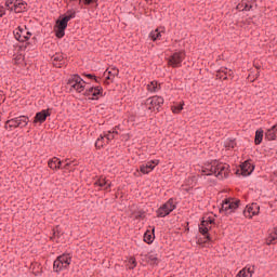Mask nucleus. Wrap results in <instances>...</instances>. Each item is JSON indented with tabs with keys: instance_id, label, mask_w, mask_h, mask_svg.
I'll return each mask as SVG.
<instances>
[{
	"instance_id": "nucleus-1",
	"label": "nucleus",
	"mask_w": 277,
	"mask_h": 277,
	"mask_svg": "<svg viewBox=\"0 0 277 277\" xmlns=\"http://www.w3.org/2000/svg\"><path fill=\"white\" fill-rule=\"evenodd\" d=\"M229 168L230 166L214 160L203 167L202 174L206 176L214 174L217 179H228V174H230Z\"/></svg>"
},
{
	"instance_id": "nucleus-2",
	"label": "nucleus",
	"mask_w": 277,
	"mask_h": 277,
	"mask_svg": "<svg viewBox=\"0 0 277 277\" xmlns=\"http://www.w3.org/2000/svg\"><path fill=\"white\" fill-rule=\"evenodd\" d=\"M75 16H77V12L68 10L62 19L56 21V25L54 26L56 38H64V36H66V27H68V22L71 18H75Z\"/></svg>"
},
{
	"instance_id": "nucleus-3",
	"label": "nucleus",
	"mask_w": 277,
	"mask_h": 277,
	"mask_svg": "<svg viewBox=\"0 0 277 277\" xmlns=\"http://www.w3.org/2000/svg\"><path fill=\"white\" fill-rule=\"evenodd\" d=\"M67 85L69 87V90L71 92L72 90H75L76 92L81 94V92L85 91V85H88V82L83 80L81 76L72 75L67 81Z\"/></svg>"
},
{
	"instance_id": "nucleus-4",
	"label": "nucleus",
	"mask_w": 277,
	"mask_h": 277,
	"mask_svg": "<svg viewBox=\"0 0 277 277\" xmlns=\"http://www.w3.org/2000/svg\"><path fill=\"white\" fill-rule=\"evenodd\" d=\"M70 263H72V259L70 258V255H60L53 263V269L56 274H60V272H63V269H68Z\"/></svg>"
},
{
	"instance_id": "nucleus-5",
	"label": "nucleus",
	"mask_w": 277,
	"mask_h": 277,
	"mask_svg": "<svg viewBox=\"0 0 277 277\" xmlns=\"http://www.w3.org/2000/svg\"><path fill=\"white\" fill-rule=\"evenodd\" d=\"M215 224V219H212L211 216L203 219L201 221V224L199 225V233L201 235L206 236V240L203 241V243H207L211 240V236L209 235V230H211V225Z\"/></svg>"
},
{
	"instance_id": "nucleus-6",
	"label": "nucleus",
	"mask_w": 277,
	"mask_h": 277,
	"mask_svg": "<svg viewBox=\"0 0 277 277\" xmlns=\"http://www.w3.org/2000/svg\"><path fill=\"white\" fill-rule=\"evenodd\" d=\"M176 209V205L174 203V198H170L166 203H163L157 211V217H166L170 215L172 211Z\"/></svg>"
},
{
	"instance_id": "nucleus-7",
	"label": "nucleus",
	"mask_w": 277,
	"mask_h": 277,
	"mask_svg": "<svg viewBox=\"0 0 277 277\" xmlns=\"http://www.w3.org/2000/svg\"><path fill=\"white\" fill-rule=\"evenodd\" d=\"M163 105V97L161 96H151L145 101V107L149 111H155L156 109L159 110V107Z\"/></svg>"
},
{
	"instance_id": "nucleus-8",
	"label": "nucleus",
	"mask_w": 277,
	"mask_h": 277,
	"mask_svg": "<svg viewBox=\"0 0 277 277\" xmlns=\"http://www.w3.org/2000/svg\"><path fill=\"white\" fill-rule=\"evenodd\" d=\"M183 60H185V53L183 51L175 52L169 58V66L179 68L183 64Z\"/></svg>"
},
{
	"instance_id": "nucleus-9",
	"label": "nucleus",
	"mask_w": 277,
	"mask_h": 277,
	"mask_svg": "<svg viewBox=\"0 0 277 277\" xmlns=\"http://www.w3.org/2000/svg\"><path fill=\"white\" fill-rule=\"evenodd\" d=\"M84 96H88L91 101H98L100 96H103V87H91L85 89Z\"/></svg>"
},
{
	"instance_id": "nucleus-10",
	"label": "nucleus",
	"mask_w": 277,
	"mask_h": 277,
	"mask_svg": "<svg viewBox=\"0 0 277 277\" xmlns=\"http://www.w3.org/2000/svg\"><path fill=\"white\" fill-rule=\"evenodd\" d=\"M238 208H239V200H233V199L228 198L223 201L222 207L220 209V213H222L223 211L233 212V211H235V209H238Z\"/></svg>"
},
{
	"instance_id": "nucleus-11",
	"label": "nucleus",
	"mask_w": 277,
	"mask_h": 277,
	"mask_svg": "<svg viewBox=\"0 0 277 277\" xmlns=\"http://www.w3.org/2000/svg\"><path fill=\"white\" fill-rule=\"evenodd\" d=\"M48 166L51 170H62V168L63 170H68L70 168V162H67L62 167V160L57 157H53L48 161Z\"/></svg>"
},
{
	"instance_id": "nucleus-12",
	"label": "nucleus",
	"mask_w": 277,
	"mask_h": 277,
	"mask_svg": "<svg viewBox=\"0 0 277 277\" xmlns=\"http://www.w3.org/2000/svg\"><path fill=\"white\" fill-rule=\"evenodd\" d=\"M15 39L18 42H27V40H29V38H31V32L23 29L22 27H18L17 29H15L13 31Z\"/></svg>"
},
{
	"instance_id": "nucleus-13",
	"label": "nucleus",
	"mask_w": 277,
	"mask_h": 277,
	"mask_svg": "<svg viewBox=\"0 0 277 277\" xmlns=\"http://www.w3.org/2000/svg\"><path fill=\"white\" fill-rule=\"evenodd\" d=\"M155 166H159V160H151L145 164H142L140 167V172H142V174H150V172L155 170Z\"/></svg>"
},
{
	"instance_id": "nucleus-14",
	"label": "nucleus",
	"mask_w": 277,
	"mask_h": 277,
	"mask_svg": "<svg viewBox=\"0 0 277 277\" xmlns=\"http://www.w3.org/2000/svg\"><path fill=\"white\" fill-rule=\"evenodd\" d=\"M49 116H51V111L49 109H43L36 114L34 123L38 124V122H40V124H42V122H47V118H49Z\"/></svg>"
},
{
	"instance_id": "nucleus-15",
	"label": "nucleus",
	"mask_w": 277,
	"mask_h": 277,
	"mask_svg": "<svg viewBox=\"0 0 277 277\" xmlns=\"http://www.w3.org/2000/svg\"><path fill=\"white\" fill-rule=\"evenodd\" d=\"M242 176H250L254 172V164L250 163V160L245 161L241 166Z\"/></svg>"
},
{
	"instance_id": "nucleus-16",
	"label": "nucleus",
	"mask_w": 277,
	"mask_h": 277,
	"mask_svg": "<svg viewBox=\"0 0 277 277\" xmlns=\"http://www.w3.org/2000/svg\"><path fill=\"white\" fill-rule=\"evenodd\" d=\"M259 211H261V207L258 206V203H252L251 206L247 207L245 215L252 219L253 215H259Z\"/></svg>"
},
{
	"instance_id": "nucleus-17",
	"label": "nucleus",
	"mask_w": 277,
	"mask_h": 277,
	"mask_svg": "<svg viewBox=\"0 0 277 277\" xmlns=\"http://www.w3.org/2000/svg\"><path fill=\"white\" fill-rule=\"evenodd\" d=\"M13 11L15 14H22V12H27V2L15 0L13 4Z\"/></svg>"
},
{
	"instance_id": "nucleus-18",
	"label": "nucleus",
	"mask_w": 277,
	"mask_h": 277,
	"mask_svg": "<svg viewBox=\"0 0 277 277\" xmlns=\"http://www.w3.org/2000/svg\"><path fill=\"white\" fill-rule=\"evenodd\" d=\"M228 77H233V70L222 67L216 71V79H223V81H226Z\"/></svg>"
},
{
	"instance_id": "nucleus-19",
	"label": "nucleus",
	"mask_w": 277,
	"mask_h": 277,
	"mask_svg": "<svg viewBox=\"0 0 277 277\" xmlns=\"http://www.w3.org/2000/svg\"><path fill=\"white\" fill-rule=\"evenodd\" d=\"M120 75V69L118 67H111L110 70H108V76L106 77V80L104 83L109 85V81L114 82V79Z\"/></svg>"
},
{
	"instance_id": "nucleus-20",
	"label": "nucleus",
	"mask_w": 277,
	"mask_h": 277,
	"mask_svg": "<svg viewBox=\"0 0 277 277\" xmlns=\"http://www.w3.org/2000/svg\"><path fill=\"white\" fill-rule=\"evenodd\" d=\"M52 62L56 68H62L64 66L65 61H64V54L62 53H56L52 56Z\"/></svg>"
},
{
	"instance_id": "nucleus-21",
	"label": "nucleus",
	"mask_w": 277,
	"mask_h": 277,
	"mask_svg": "<svg viewBox=\"0 0 277 277\" xmlns=\"http://www.w3.org/2000/svg\"><path fill=\"white\" fill-rule=\"evenodd\" d=\"M18 120L17 118H12L5 121L4 129L5 131H13V129H18Z\"/></svg>"
},
{
	"instance_id": "nucleus-22",
	"label": "nucleus",
	"mask_w": 277,
	"mask_h": 277,
	"mask_svg": "<svg viewBox=\"0 0 277 277\" xmlns=\"http://www.w3.org/2000/svg\"><path fill=\"white\" fill-rule=\"evenodd\" d=\"M277 137V126H273L271 129H268L265 132V140H267V142H273L274 140H276Z\"/></svg>"
},
{
	"instance_id": "nucleus-23",
	"label": "nucleus",
	"mask_w": 277,
	"mask_h": 277,
	"mask_svg": "<svg viewBox=\"0 0 277 277\" xmlns=\"http://www.w3.org/2000/svg\"><path fill=\"white\" fill-rule=\"evenodd\" d=\"M144 241L145 243H153V241H155V226L151 227V233L150 229L145 232Z\"/></svg>"
},
{
	"instance_id": "nucleus-24",
	"label": "nucleus",
	"mask_w": 277,
	"mask_h": 277,
	"mask_svg": "<svg viewBox=\"0 0 277 277\" xmlns=\"http://www.w3.org/2000/svg\"><path fill=\"white\" fill-rule=\"evenodd\" d=\"M94 185L98 186V187H105V189H109V187H111V183L107 182V180H105V177H100Z\"/></svg>"
},
{
	"instance_id": "nucleus-25",
	"label": "nucleus",
	"mask_w": 277,
	"mask_h": 277,
	"mask_svg": "<svg viewBox=\"0 0 277 277\" xmlns=\"http://www.w3.org/2000/svg\"><path fill=\"white\" fill-rule=\"evenodd\" d=\"M16 118H17V124L21 129H23V127H27L29 124V117L19 116V117H16Z\"/></svg>"
},
{
	"instance_id": "nucleus-26",
	"label": "nucleus",
	"mask_w": 277,
	"mask_h": 277,
	"mask_svg": "<svg viewBox=\"0 0 277 277\" xmlns=\"http://www.w3.org/2000/svg\"><path fill=\"white\" fill-rule=\"evenodd\" d=\"M275 243H277V230L269 234V236L266 238L267 246H274Z\"/></svg>"
},
{
	"instance_id": "nucleus-27",
	"label": "nucleus",
	"mask_w": 277,
	"mask_h": 277,
	"mask_svg": "<svg viewBox=\"0 0 277 277\" xmlns=\"http://www.w3.org/2000/svg\"><path fill=\"white\" fill-rule=\"evenodd\" d=\"M263 129H259L255 131V140H254V144L255 146H259V144H261V142H263Z\"/></svg>"
},
{
	"instance_id": "nucleus-28",
	"label": "nucleus",
	"mask_w": 277,
	"mask_h": 277,
	"mask_svg": "<svg viewBox=\"0 0 277 277\" xmlns=\"http://www.w3.org/2000/svg\"><path fill=\"white\" fill-rule=\"evenodd\" d=\"M105 144H109L107 143V140H105V136L101 135L96 142H95V148H97L98 150H101V148H103V146H105Z\"/></svg>"
},
{
	"instance_id": "nucleus-29",
	"label": "nucleus",
	"mask_w": 277,
	"mask_h": 277,
	"mask_svg": "<svg viewBox=\"0 0 277 277\" xmlns=\"http://www.w3.org/2000/svg\"><path fill=\"white\" fill-rule=\"evenodd\" d=\"M237 10H242V12H250L252 10V5L247 2H241L237 5Z\"/></svg>"
},
{
	"instance_id": "nucleus-30",
	"label": "nucleus",
	"mask_w": 277,
	"mask_h": 277,
	"mask_svg": "<svg viewBox=\"0 0 277 277\" xmlns=\"http://www.w3.org/2000/svg\"><path fill=\"white\" fill-rule=\"evenodd\" d=\"M149 38L153 40V42H155L161 38V32L157 28L156 30H154L149 34Z\"/></svg>"
},
{
	"instance_id": "nucleus-31",
	"label": "nucleus",
	"mask_w": 277,
	"mask_h": 277,
	"mask_svg": "<svg viewBox=\"0 0 277 277\" xmlns=\"http://www.w3.org/2000/svg\"><path fill=\"white\" fill-rule=\"evenodd\" d=\"M147 90H148V92H158L159 84L157 83V81L154 80L147 85Z\"/></svg>"
},
{
	"instance_id": "nucleus-32",
	"label": "nucleus",
	"mask_w": 277,
	"mask_h": 277,
	"mask_svg": "<svg viewBox=\"0 0 277 277\" xmlns=\"http://www.w3.org/2000/svg\"><path fill=\"white\" fill-rule=\"evenodd\" d=\"M127 267H128V269H134L137 267V261L135 260V258L131 256L128 260Z\"/></svg>"
},
{
	"instance_id": "nucleus-33",
	"label": "nucleus",
	"mask_w": 277,
	"mask_h": 277,
	"mask_svg": "<svg viewBox=\"0 0 277 277\" xmlns=\"http://www.w3.org/2000/svg\"><path fill=\"white\" fill-rule=\"evenodd\" d=\"M185 104H179V105H176V106H171V111L173 113V114H181V111H183V106H184Z\"/></svg>"
},
{
	"instance_id": "nucleus-34",
	"label": "nucleus",
	"mask_w": 277,
	"mask_h": 277,
	"mask_svg": "<svg viewBox=\"0 0 277 277\" xmlns=\"http://www.w3.org/2000/svg\"><path fill=\"white\" fill-rule=\"evenodd\" d=\"M148 259L151 265H159V258H157V254H149Z\"/></svg>"
},
{
	"instance_id": "nucleus-35",
	"label": "nucleus",
	"mask_w": 277,
	"mask_h": 277,
	"mask_svg": "<svg viewBox=\"0 0 277 277\" xmlns=\"http://www.w3.org/2000/svg\"><path fill=\"white\" fill-rule=\"evenodd\" d=\"M14 0H6L5 1V8H8V10H10V12L14 11Z\"/></svg>"
},
{
	"instance_id": "nucleus-36",
	"label": "nucleus",
	"mask_w": 277,
	"mask_h": 277,
	"mask_svg": "<svg viewBox=\"0 0 277 277\" xmlns=\"http://www.w3.org/2000/svg\"><path fill=\"white\" fill-rule=\"evenodd\" d=\"M79 3H83V5H92V3H97L98 0H78Z\"/></svg>"
},
{
	"instance_id": "nucleus-37",
	"label": "nucleus",
	"mask_w": 277,
	"mask_h": 277,
	"mask_svg": "<svg viewBox=\"0 0 277 277\" xmlns=\"http://www.w3.org/2000/svg\"><path fill=\"white\" fill-rule=\"evenodd\" d=\"M236 277H249L247 268H242Z\"/></svg>"
},
{
	"instance_id": "nucleus-38",
	"label": "nucleus",
	"mask_w": 277,
	"mask_h": 277,
	"mask_svg": "<svg viewBox=\"0 0 277 277\" xmlns=\"http://www.w3.org/2000/svg\"><path fill=\"white\" fill-rule=\"evenodd\" d=\"M104 137H106V144H109V142H111V140H114L116 136L108 132V134L104 135Z\"/></svg>"
},
{
	"instance_id": "nucleus-39",
	"label": "nucleus",
	"mask_w": 277,
	"mask_h": 277,
	"mask_svg": "<svg viewBox=\"0 0 277 277\" xmlns=\"http://www.w3.org/2000/svg\"><path fill=\"white\" fill-rule=\"evenodd\" d=\"M82 77H87V79H94V81H96V83H98V80L92 74H82Z\"/></svg>"
},
{
	"instance_id": "nucleus-40",
	"label": "nucleus",
	"mask_w": 277,
	"mask_h": 277,
	"mask_svg": "<svg viewBox=\"0 0 277 277\" xmlns=\"http://www.w3.org/2000/svg\"><path fill=\"white\" fill-rule=\"evenodd\" d=\"M146 217V214L144 212H138L135 215V220H144Z\"/></svg>"
},
{
	"instance_id": "nucleus-41",
	"label": "nucleus",
	"mask_w": 277,
	"mask_h": 277,
	"mask_svg": "<svg viewBox=\"0 0 277 277\" xmlns=\"http://www.w3.org/2000/svg\"><path fill=\"white\" fill-rule=\"evenodd\" d=\"M117 129H120V126L115 127L114 130L108 131V133H111L113 135H118V130Z\"/></svg>"
},
{
	"instance_id": "nucleus-42",
	"label": "nucleus",
	"mask_w": 277,
	"mask_h": 277,
	"mask_svg": "<svg viewBox=\"0 0 277 277\" xmlns=\"http://www.w3.org/2000/svg\"><path fill=\"white\" fill-rule=\"evenodd\" d=\"M245 268H247L248 276L252 277V275L254 274V271H252V268H250V267H245Z\"/></svg>"
},
{
	"instance_id": "nucleus-43",
	"label": "nucleus",
	"mask_w": 277,
	"mask_h": 277,
	"mask_svg": "<svg viewBox=\"0 0 277 277\" xmlns=\"http://www.w3.org/2000/svg\"><path fill=\"white\" fill-rule=\"evenodd\" d=\"M3 16H5V11L3 10V8L0 9V18H3Z\"/></svg>"
},
{
	"instance_id": "nucleus-44",
	"label": "nucleus",
	"mask_w": 277,
	"mask_h": 277,
	"mask_svg": "<svg viewBox=\"0 0 277 277\" xmlns=\"http://www.w3.org/2000/svg\"><path fill=\"white\" fill-rule=\"evenodd\" d=\"M228 148H235V141H229Z\"/></svg>"
}]
</instances>
